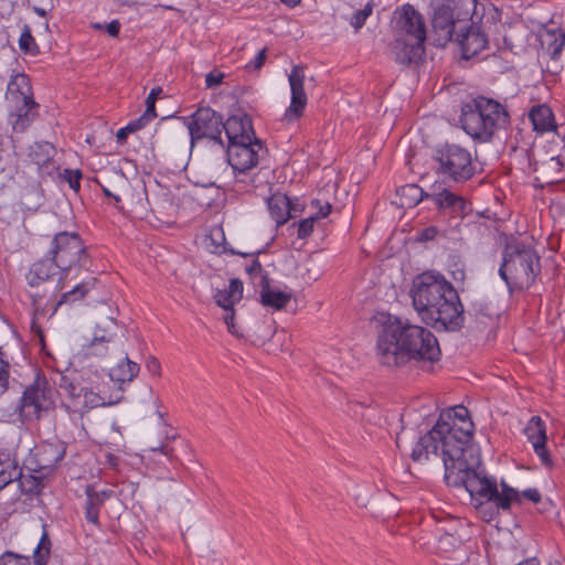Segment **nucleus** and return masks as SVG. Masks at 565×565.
I'll return each mask as SVG.
<instances>
[{
    "label": "nucleus",
    "instance_id": "ea45409f",
    "mask_svg": "<svg viewBox=\"0 0 565 565\" xmlns=\"http://www.w3.org/2000/svg\"><path fill=\"white\" fill-rule=\"evenodd\" d=\"M316 221L317 216L311 215L307 218L300 220L299 222H294L291 227L297 226L298 238L305 239L312 234Z\"/></svg>",
    "mask_w": 565,
    "mask_h": 565
},
{
    "label": "nucleus",
    "instance_id": "f03ea898",
    "mask_svg": "<svg viewBox=\"0 0 565 565\" xmlns=\"http://www.w3.org/2000/svg\"><path fill=\"white\" fill-rule=\"evenodd\" d=\"M441 354L436 335L407 318L388 316L377 333L375 355L388 367L411 362H435Z\"/></svg>",
    "mask_w": 565,
    "mask_h": 565
},
{
    "label": "nucleus",
    "instance_id": "6ab92c4d",
    "mask_svg": "<svg viewBox=\"0 0 565 565\" xmlns=\"http://www.w3.org/2000/svg\"><path fill=\"white\" fill-rule=\"evenodd\" d=\"M223 131L225 132L228 145L235 142H249L255 139L252 120L248 116H231L226 121H223Z\"/></svg>",
    "mask_w": 565,
    "mask_h": 565
},
{
    "label": "nucleus",
    "instance_id": "c03bdc74",
    "mask_svg": "<svg viewBox=\"0 0 565 565\" xmlns=\"http://www.w3.org/2000/svg\"><path fill=\"white\" fill-rule=\"evenodd\" d=\"M266 57H267V49L264 47L254 56V58H252L250 61H248L246 63L245 68L248 72H254V71L260 70L263 67V65L265 64Z\"/></svg>",
    "mask_w": 565,
    "mask_h": 565
},
{
    "label": "nucleus",
    "instance_id": "0eeeda50",
    "mask_svg": "<svg viewBox=\"0 0 565 565\" xmlns=\"http://www.w3.org/2000/svg\"><path fill=\"white\" fill-rule=\"evenodd\" d=\"M431 26L435 43L445 46L452 41L463 23L478 15L477 0H431Z\"/></svg>",
    "mask_w": 565,
    "mask_h": 565
},
{
    "label": "nucleus",
    "instance_id": "4468645a",
    "mask_svg": "<svg viewBox=\"0 0 565 565\" xmlns=\"http://www.w3.org/2000/svg\"><path fill=\"white\" fill-rule=\"evenodd\" d=\"M395 38H404L409 41L426 40V26L422 14L408 3L397 8L392 19Z\"/></svg>",
    "mask_w": 565,
    "mask_h": 565
},
{
    "label": "nucleus",
    "instance_id": "c85d7f7f",
    "mask_svg": "<svg viewBox=\"0 0 565 565\" xmlns=\"http://www.w3.org/2000/svg\"><path fill=\"white\" fill-rule=\"evenodd\" d=\"M18 473L19 476H17L13 481H18L20 491L28 495L29 500H33L40 492L42 486L41 477L34 476L32 473L24 475L19 466Z\"/></svg>",
    "mask_w": 565,
    "mask_h": 565
},
{
    "label": "nucleus",
    "instance_id": "a19ab883",
    "mask_svg": "<svg viewBox=\"0 0 565 565\" xmlns=\"http://www.w3.org/2000/svg\"><path fill=\"white\" fill-rule=\"evenodd\" d=\"M82 393L85 398V404L89 405L90 407L114 403L113 401L106 402V399L102 397L99 394H95L93 391L87 388H82L78 395H81Z\"/></svg>",
    "mask_w": 565,
    "mask_h": 565
},
{
    "label": "nucleus",
    "instance_id": "338daca9",
    "mask_svg": "<svg viewBox=\"0 0 565 565\" xmlns=\"http://www.w3.org/2000/svg\"><path fill=\"white\" fill-rule=\"evenodd\" d=\"M44 26H45V30H47L49 29V22H45Z\"/></svg>",
    "mask_w": 565,
    "mask_h": 565
},
{
    "label": "nucleus",
    "instance_id": "69168bd1",
    "mask_svg": "<svg viewBox=\"0 0 565 565\" xmlns=\"http://www.w3.org/2000/svg\"><path fill=\"white\" fill-rule=\"evenodd\" d=\"M233 254H238V255H242V256H257L259 255L260 253H263V250H257L256 253H250V254H245V253H236L234 250H232Z\"/></svg>",
    "mask_w": 565,
    "mask_h": 565
},
{
    "label": "nucleus",
    "instance_id": "412c9836",
    "mask_svg": "<svg viewBox=\"0 0 565 565\" xmlns=\"http://www.w3.org/2000/svg\"><path fill=\"white\" fill-rule=\"evenodd\" d=\"M113 494L111 490L96 491L93 486L85 489V519L88 523L99 526V512L105 501Z\"/></svg>",
    "mask_w": 565,
    "mask_h": 565
},
{
    "label": "nucleus",
    "instance_id": "aec40b11",
    "mask_svg": "<svg viewBox=\"0 0 565 565\" xmlns=\"http://www.w3.org/2000/svg\"><path fill=\"white\" fill-rule=\"evenodd\" d=\"M6 103L32 100L34 93L30 77L25 73H12L7 84Z\"/></svg>",
    "mask_w": 565,
    "mask_h": 565
},
{
    "label": "nucleus",
    "instance_id": "ddd939ff",
    "mask_svg": "<svg viewBox=\"0 0 565 565\" xmlns=\"http://www.w3.org/2000/svg\"><path fill=\"white\" fill-rule=\"evenodd\" d=\"M262 148V143L258 139L249 140V142H235L227 146V158L228 163L235 172V184L237 190H245L247 188L241 186V184L253 183L254 180L247 175V171L255 168L258 163V150Z\"/></svg>",
    "mask_w": 565,
    "mask_h": 565
},
{
    "label": "nucleus",
    "instance_id": "bb28decb",
    "mask_svg": "<svg viewBox=\"0 0 565 565\" xmlns=\"http://www.w3.org/2000/svg\"><path fill=\"white\" fill-rule=\"evenodd\" d=\"M540 41L553 60H556L565 45V32L561 29H547L541 31Z\"/></svg>",
    "mask_w": 565,
    "mask_h": 565
},
{
    "label": "nucleus",
    "instance_id": "37998d69",
    "mask_svg": "<svg viewBox=\"0 0 565 565\" xmlns=\"http://www.w3.org/2000/svg\"><path fill=\"white\" fill-rule=\"evenodd\" d=\"M245 270L250 279H253L254 281H256L258 279V284L260 286H262V276H267V274L263 269L260 262L257 258H254L252 264L246 266Z\"/></svg>",
    "mask_w": 565,
    "mask_h": 565
},
{
    "label": "nucleus",
    "instance_id": "4d7b16f0",
    "mask_svg": "<svg viewBox=\"0 0 565 565\" xmlns=\"http://www.w3.org/2000/svg\"><path fill=\"white\" fill-rule=\"evenodd\" d=\"M38 315H39V308L35 307V309H34V317H33V319L31 321L30 329H31V331L35 335H38L40 338L41 341H43L44 340L43 331H42L41 327L39 326V323L36 322V316Z\"/></svg>",
    "mask_w": 565,
    "mask_h": 565
},
{
    "label": "nucleus",
    "instance_id": "8fccbe9b",
    "mask_svg": "<svg viewBox=\"0 0 565 565\" xmlns=\"http://www.w3.org/2000/svg\"><path fill=\"white\" fill-rule=\"evenodd\" d=\"M236 302L239 301L243 297V282L237 279H231L228 284V288L225 289Z\"/></svg>",
    "mask_w": 565,
    "mask_h": 565
},
{
    "label": "nucleus",
    "instance_id": "e2e57ef3",
    "mask_svg": "<svg viewBox=\"0 0 565 565\" xmlns=\"http://www.w3.org/2000/svg\"><path fill=\"white\" fill-rule=\"evenodd\" d=\"M103 192L106 196L113 198L116 203H119L121 201L119 195L111 193L107 188H103Z\"/></svg>",
    "mask_w": 565,
    "mask_h": 565
},
{
    "label": "nucleus",
    "instance_id": "603ef678",
    "mask_svg": "<svg viewBox=\"0 0 565 565\" xmlns=\"http://www.w3.org/2000/svg\"><path fill=\"white\" fill-rule=\"evenodd\" d=\"M224 75L217 72H210L205 76V85L207 88H214L218 86L223 81Z\"/></svg>",
    "mask_w": 565,
    "mask_h": 565
},
{
    "label": "nucleus",
    "instance_id": "f3484780",
    "mask_svg": "<svg viewBox=\"0 0 565 565\" xmlns=\"http://www.w3.org/2000/svg\"><path fill=\"white\" fill-rule=\"evenodd\" d=\"M422 41H409L404 38H395L392 43V54L396 63L403 66L418 64L425 54Z\"/></svg>",
    "mask_w": 565,
    "mask_h": 565
},
{
    "label": "nucleus",
    "instance_id": "20e7f679",
    "mask_svg": "<svg viewBox=\"0 0 565 565\" xmlns=\"http://www.w3.org/2000/svg\"><path fill=\"white\" fill-rule=\"evenodd\" d=\"M459 121L462 130L475 141L490 142L500 130L511 125V115L505 103L477 95L461 106Z\"/></svg>",
    "mask_w": 565,
    "mask_h": 565
},
{
    "label": "nucleus",
    "instance_id": "f257e3e1",
    "mask_svg": "<svg viewBox=\"0 0 565 565\" xmlns=\"http://www.w3.org/2000/svg\"><path fill=\"white\" fill-rule=\"evenodd\" d=\"M472 438L473 423L469 411L457 405L440 413L434 427L418 438L411 457L419 463L440 459L447 486L461 488L470 472L482 466L480 449Z\"/></svg>",
    "mask_w": 565,
    "mask_h": 565
},
{
    "label": "nucleus",
    "instance_id": "e433bc0d",
    "mask_svg": "<svg viewBox=\"0 0 565 565\" xmlns=\"http://www.w3.org/2000/svg\"><path fill=\"white\" fill-rule=\"evenodd\" d=\"M147 457L150 460H156L159 456H164L167 460L172 465L173 468H177L179 465V458L174 454V448L169 445V443L162 444L159 447H151L147 450Z\"/></svg>",
    "mask_w": 565,
    "mask_h": 565
},
{
    "label": "nucleus",
    "instance_id": "39448f33",
    "mask_svg": "<svg viewBox=\"0 0 565 565\" xmlns=\"http://www.w3.org/2000/svg\"><path fill=\"white\" fill-rule=\"evenodd\" d=\"M501 490L498 488L497 479L489 476L483 465L461 483L470 495L471 504L476 509H481L486 504L491 503L497 511H510L512 504L521 505L523 499L533 503H539L542 499L536 488H529L522 492L508 484L504 480L500 482Z\"/></svg>",
    "mask_w": 565,
    "mask_h": 565
},
{
    "label": "nucleus",
    "instance_id": "9d476101",
    "mask_svg": "<svg viewBox=\"0 0 565 565\" xmlns=\"http://www.w3.org/2000/svg\"><path fill=\"white\" fill-rule=\"evenodd\" d=\"M49 252L61 270L60 281L67 278L72 271H75L77 275L82 269H87L90 265L87 246L79 234L75 232L56 233L51 241Z\"/></svg>",
    "mask_w": 565,
    "mask_h": 565
},
{
    "label": "nucleus",
    "instance_id": "49530a36",
    "mask_svg": "<svg viewBox=\"0 0 565 565\" xmlns=\"http://www.w3.org/2000/svg\"><path fill=\"white\" fill-rule=\"evenodd\" d=\"M21 561H22V563L20 565H26V564L29 565V557L20 555V554H15L12 552H4L0 556V565H10L12 563H20Z\"/></svg>",
    "mask_w": 565,
    "mask_h": 565
},
{
    "label": "nucleus",
    "instance_id": "680f3d73",
    "mask_svg": "<svg viewBox=\"0 0 565 565\" xmlns=\"http://www.w3.org/2000/svg\"><path fill=\"white\" fill-rule=\"evenodd\" d=\"M32 10L41 18H45L47 15V10L41 7L33 6Z\"/></svg>",
    "mask_w": 565,
    "mask_h": 565
},
{
    "label": "nucleus",
    "instance_id": "c756f323",
    "mask_svg": "<svg viewBox=\"0 0 565 565\" xmlns=\"http://www.w3.org/2000/svg\"><path fill=\"white\" fill-rule=\"evenodd\" d=\"M95 279H89L75 285L71 290L63 292L56 302L54 312L64 303H74L85 298V296L94 288Z\"/></svg>",
    "mask_w": 565,
    "mask_h": 565
},
{
    "label": "nucleus",
    "instance_id": "4c0bfd02",
    "mask_svg": "<svg viewBox=\"0 0 565 565\" xmlns=\"http://www.w3.org/2000/svg\"><path fill=\"white\" fill-rule=\"evenodd\" d=\"M51 550V541L46 532H43L40 542L33 550L34 565H46Z\"/></svg>",
    "mask_w": 565,
    "mask_h": 565
},
{
    "label": "nucleus",
    "instance_id": "72a5a7b5",
    "mask_svg": "<svg viewBox=\"0 0 565 565\" xmlns=\"http://www.w3.org/2000/svg\"><path fill=\"white\" fill-rule=\"evenodd\" d=\"M114 334L107 332L106 329L97 328L90 342L89 350L92 354L104 355L107 352V343L111 342Z\"/></svg>",
    "mask_w": 565,
    "mask_h": 565
},
{
    "label": "nucleus",
    "instance_id": "13d9d810",
    "mask_svg": "<svg viewBox=\"0 0 565 565\" xmlns=\"http://www.w3.org/2000/svg\"><path fill=\"white\" fill-rule=\"evenodd\" d=\"M106 31H107V33L110 36L116 38L119 34V31H120V23H119V21L118 20H113L111 22H109L106 25Z\"/></svg>",
    "mask_w": 565,
    "mask_h": 565
},
{
    "label": "nucleus",
    "instance_id": "7c9ffc66",
    "mask_svg": "<svg viewBox=\"0 0 565 565\" xmlns=\"http://www.w3.org/2000/svg\"><path fill=\"white\" fill-rule=\"evenodd\" d=\"M54 150L50 142H35L30 147L29 157L34 164L42 168L51 163Z\"/></svg>",
    "mask_w": 565,
    "mask_h": 565
},
{
    "label": "nucleus",
    "instance_id": "cd10ccee",
    "mask_svg": "<svg viewBox=\"0 0 565 565\" xmlns=\"http://www.w3.org/2000/svg\"><path fill=\"white\" fill-rule=\"evenodd\" d=\"M290 300V296L278 289H271L268 276H262L260 301L266 307L282 309Z\"/></svg>",
    "mask_w": 565,
    "mask_h": 565
},
{
    "label": "nucleus",
    "instance_id": "1a4fd4ad",
    "mask_svg": "<svg viewBox=\"0 0 565 565\" xmlns=\"http://www.w3.org/2000/svg\"><path fill=\"white\" fill-rule=\"evenodd\" d=\"M430 158L436 174L444 181L465 183L476 173L471 152L458 143H437L431 150Z\"/></svg>",
    "mask_w": 565,
    "mask_h": 565
},
{
    "label": "nucleus",
    "instance_id": "5fc2aeb1",
    "mask_svg": "<svg viewBox=\"0 0 565 565\" xmlns=\"http://www.w3.org/2000/svg\"><path fill=\"white\" fill-rule=\"evenodd\" d=\"M312 205L319 207V211L313 215L317 216V220L327 217L331 213V204L326 203L324 205H320L319 200H313Z\"/></svg>",
    "mask_w": 565,
    "mask_h": 565
},
{
    "label": "nucleus",
    "instance_id": "de8ad7c7",
    "mask_svg": "<svg viewBox=\"0 0 565 565\" xmlns=\"http://www.w3.org/2000/svg\"><path fill=\"white\" fill-rule=\"evenodd\" d=\"M64 178L67 181L71 189L77 191L81 188L82 172L81 170H64Z\"/></svg>",
    "mask_w": 565,
    "mask_h": 565
},
{
    "label": "nucleus",
    "instance_id": "774afa93",
    "mask_svg": "<svg viewBox=\"0 0 565 565\" xmlns=\"http://www.w3.org/2000/svg\"><path fill=\"white\" fill-rule=\"evenodd\" d=\"M516 565H524V562H523V561H521V562H519Z\"/></svg>",
    "mask_w": 565,
    "mask_h": 565
},
{
    "label": "nucleus",
    "instance_id": "473e14b6",
    "mask_svg": "<svg viewBox=\"0 0 565 565\" xmlns=\"http://www.w3.org/2000/svg\"><path fill=\"white\" fill-rule=\"evenodd\" d=\"M397 193L401 196L402 205L407 207L416 206L424 199V195L429 196L417 184H406L398 189Z\"/></svg>",
    "mask_w": 565,
    "mask_h": 565
},
{
    "label": "nucleus",
    "instance_id": "5701e85b",
    "mask_svg": "<svg viewBox=\"0 0 565 565\" xmlns=\"http://www.w3.org/2000/svg\"><path fill=\"white\" fill-rule=\"evenodd\" d=\"M267 207L277 227L284 225L290 217H294V207L289 198L282 193H275L267 199Z\"/></svg>",
    "mask_w": 565,
    "mask_h": 565
},
{
    "label": "nucleus",
    "instance_id": "864d4df0",
    "mask_svg": "<svg viewBox=\"0 0 565 565\" xmlns=\"http://www.w3.org/2000/svg\"><path fill=\"white\" fill-rule=\"evenodd\" d=\"M146 370L151 374V375H160V371H161V365H160V362L153 358V356H149L146 361Z\"/></svg>",
    "mask_w": 565,
    "mask_h": 565
},
{
    "label": "nucleus",
    "instance_id": "052dcab7",
    "mask_svg": "<svg viewBox=\"0 0 565 565\" xmlns=\"http://www.w3.org/2000/svg\"><path fill=\"white\" fill-rule=\"evenodd\" d=\"M131 132H134V131L130 130V127L128 125L122 127V128H120L117 131V135H116L117 141L118 142H124L127 139L128 135L131 134Z\"/></svg>",
    "mask_w": 565,
    "mask_h": 565
},
{
    "label": "nucleus",
    "instance_id": "2eb2a0df",
    "mask_svg": "<svg viewBox=\"0 0 565 565\" xmlns=\"http://www.w3.org/2000/svg\"><path fill=\"white\" fill-rule=\"evenodd\" d=\"M305 70L301 65H294L288 74L290 86V104L284 114V120L294 122L298 120L305 113L308 97L305 92Z\"/></svg>",
    "mask_w": 565,
    "mask_h": 565
},
{
    "label": "nucleus",
    "instance_id": "09e8293b",
    "mask_svg": "<svg viewBox=\"0 0 565 565\" xmlns=\"http://www.w3.org/2000/svg\"><path fill=\"white\" fill-rule=\"evenodd\" d=\"M217 306L222 307L225 311L233 310L236 301L232 299V296L226 291H218L215 296Z\"/></svg>",
    "mask_w": 565,
    "mask_h": 565
},
{
    "label": "nucleus",
    "instance_id": "393cba45",
    "mask_svg": "<svg viewBox=\"0 0 565 565\" xmlns=\"http://www.w3.org/2000/svg\"><path fill=\"white\" fill-rule=\"evenodd\" d=\"M434 204L438 210L446 211L454 215H463L466 211V201L462 196L451 192L448 189L431 195Z\"/></svg>",
    "mask_w": 565,
    "mask_h": 565
},
{
    "label": "nucleus",
    "instance_id": "423d86ee",
    "mask_svg": "<svg viewBox=\"0 0 565 565\" xmlns=\"http://www.w3.org/2000/svg\"><path fill=\"white\" fill-rule=\"evenodd\" d=\"M498 273L510 294L527 290L541 274V258L530 243L513 239L503 248Z\"/></svg>",
    "mask_w": 565,
    "mask_h": 565
},
{
    "label": "nucleus",
    "instance_id": "f704fd0d",
    "mask_svg": "<svg viewBox=\"0 0 565 565\" xmlns=\"http://www.w3.org/2000/svg\"><path fill=\"white\" fill-rule=\"evenodd\" d=\"M19 476L18 463L11 459H0V490L13 482Z\"/></svg>",
    "mask_w": 565,
    "mask_h": 565
},
{
    "label": "nucleus",
    "instance_id": "a18cd8bd",
    "mask_svg": "<svg viewBox=\"0 0 565 565\" xmlns=\"http://www.w3.org/2000/svg\"><path fill=\"white\" fill-rule=\"evenodd\" d=\"M534 452L540 458L541 463L546 468L553 467V460L550 451L546 448V444H539L533 446Z\"/></svg>",
    "mask_w": 565,
    "mask_h": 565
},
{
    "label": "nucleus",
    "instance_id": "79ce46f5",
    "mask_svg": "<svg viewBox=\"0 0 565 565\" xmlns=\"http://www.w3.org/2000/svg\"><path fill=\"white\" fill-rule=\"evenodd\" d=\"M163 93V89L159 86L157 87H153L147 99H146V113L147 115L149 116H152V117H157V111H156V100L159 98V96Z\"/></svg>",
    "mask_w": 565,
    "mask_h": 565
},
{
    "label": "nucleus",
    "instance_id": "bf43d9fd",
    "mask_svg": "<svg viewBox=\"0 0 565 565\" xmlns=\"http://www.w3.org/2000/svg\"><path fill=\"white\" fill-rule=\"evenodd\" d=\"M224 321L227 326V329L231 333H236L235 331V324H234V309L226 311V315L224 317Z\"/></svg>",
    "mask_w": 565,
    "mask_h": 565
},
{
    "label": "nucleus",
    "instance_id": "a211bd4d",
    "mask_svg": "<svg viewBox=\"0 0 565 565\" xmlns=\"http://www.w3.org/2000/svg\"><path fill=\"white\" fill-rule=\"evenodd\" d=\"M57 274L61 275V270L57 268V263L54 257L50 255L47 250L40 259L30 266L25 274V280L29 286L38 287Z\"/></svg>",
    "mask_w": 565,
    "mask_h": 565
},
{
    "label": "nucleus",
    "instance_id": "6e6552de",
    "mask_svg": "<svg viewBox=\"0 0 565 565\" xmlns=\"http://www.w3.org/2000/svg\"><path fill=\"white\" fill-rule=\"evenodd\" d=\"M501 21V11L491 2H479L478 15L463 23L454 40L461 49L465 60H469L487 47L488 33L495 31Z\"/></svg>",
    "mask_w": 565,
    "mask_h": 565
},
{
    "label": "nucleus",
    "instance_id": "2f4dec72",
    "mask_svg": "<svg viewBox=\"0 0 565 565\" xmlns=\"http://www.w3.org/2000/svg\"><path fill=\"white\" fill-rule=\"evenodd\" d=\"M524 433L527 440L534 445L546 444V426L540 416H532L529 420Z\"/></svg>",
    "mask_w": 565,
    "mask_h": 565
},
{
    "label": "nucleus",
    "instance_id": "9b49d317",
    "mask_svg": "<svg viewBox=\"0 0 565 565\" xmlns=\"http://www.w3.org/2000/svg\"><path fill=\"white\" fill-rule=\"evenodd\" d=\"M56 390L45 379L36 377L25 387L20 398V415L26 419H40L55 407Z\"/></svg>",
    "mask_w": 565,
    "mask_h": 565
},
{
    "label": "nucleus",
    "instance_id": "4be33fe9",
    "mask_svg": "<svg viewBox=\"0 0 565 565\" xmlns=\"http://www.w3.org/2000/svg\"><path fill=\"white\" fill-rule=\"evenodd\" d=\"M529 118L533 130L537 134H545L556 129L555 117L550 106L540 104L533 106L529 111Z\"/></svg>",
    "mask_w": 565,
    "mask_h": 565
},
{
    "label": "nucleus",
    "instance_id": "7ed1b4c3",
    "mask_svg": "<svg viewBox=\"0 0 565 565\" xmlns=\"http://www.w3.org/2000/svg\"><path fill=\"white\" fill-rule=\"evenodd\" d=\"M411 297L415 311L426 324L444 331H459L463 327V305L443 274L425 271L416 276Z\"/></svg>",
    "mask_w": 565,
    "mask_h": 565
},
{
    "label": "nucleus",
    "instance_id": "6e6d98bb",
    "mask_svg": "<svg viewBox=\"0 0 565 565\" xmlns=\"http://www.w3.org/2000/svg\"><path fill=\"white\" fill-rule=\"evenodd\" d=\"M437 234L438 230L435 226H428L420 232L418 239L420 242L433 241Z\"/></svg>",
    "mask_w": 565,
    "mask_h": 565
},
{
    "label": "nucleus",
    "instance_id": "0e129e2a",
    "mask_svg": "<svg viewBox=\"0 0 565 565\" xmlns=\"http://www.w3.org/2000/svg\"><path fill=\"white\" fill-rule=\"evenodd\" d=\"M285 6H287L288 8H295L297 7L301 0H280Z\"/></svg>",
    "mask_w": 565,
    "mask_h": 565
},
{
    "label": "nucleus",
    "instance_id": "f8f14e48",
    "mask_svg": "<svg viewBox=\"0 0 565 565\" xmlns=\"http://www.w3.org/2000/svg\"><path fill=\"white\" fill-rule=\"evenodd\" d=\"M182 119L189 129L192 147L195 141L202 139H210L223 145V117L211 107H200L190 118L183 117Z\"/></svg>",
    "mask_w": 565,
    "mask_h": 565
},
{
    "label": "nucleus",
    "instance_id": "c9c22d12",
    "mask_svg": "<svg viewBox=\"0 0 565 565\" xmlns=\"http://www.w3.org/2000/svg\"><path fill=\"white\" fill-rule=\"evenodd\" d=\"M19 47L23 53L30 54L32 56L38 55L40 52L39 45L35 42V39L32 35L31 29L28 24H24L23 30L20 34Z\"/></svg>",
    "mask_w": 565,
    "mask_h": 565
},
{
    "label": "nucleus",
    "instance_id": "b1692460",
    "mask_svg": "<svg viewBox=\"0 0 565 565\" xmlns=\"http://www.w3.org/2000/svg\"><path fill=\"white\" fill-rule=\"evenodd\" d=\"M65 450L64 444L58 440L43 443L36 454L39 468L51 469L55 467L64 458Z\"/></svg>",
    "mask_w": 565,
    "mask_h": 565
},
{
    "label": "nucleus",
    "instance_id": "dca6fc26",
    "mask_svg": "<svg viewBox=\"0 0 565 565\" xmlns=\"http://www.w3.org/2000/svg\"><path fill=\"white\" fill-rule=\"evenodd\" d=\"M8 121L14 132L26 131L40 115V104L35 100L9 103Z\"/></svg>",
    "mask_w": 565,
    "mask_h": 565
},
{
    "label": "nucleus",
    "instance_id": "a878e982",
    "mask_svg": "<svg viewBox=\"0 0 565 565\" xmlns=\"http://www.w3.org/2000/svg\"><path fill=\"white\" fill-rule=\"evenodd\" d=\"M139 371L140 366L138 363L125 358L124 361L119 362L110 370L109 379L115 385H118V390L120 392H124L125 385L132 382Z\"/></svg>",
    "mask_w": 565,
    "mask_h": 565
},
{
    "label": "nucleus",
    "instance_id": "58836bf2",
    "mask_svg": "<svg viewBox=\"0 0 565 565\" xmlns=\"http://www.w3.org/2000/svg\"><path fill=\"white\" fill-rule=\"evenodd\" d=\"M373 7L374 4L372 1L366 2L363 9L356 10L353 13V15L350 19V24L355 30H360L365 24L366 19L372 14Z\"/></svg>",
    "mask_w": 565,
    "mask_h": 565
},
{
    "label": "nucleus",
    "instance_id": "3c124183",
    "mask_svg": "<svg viewBox=\"0 0 565 565\" xmlns=\"http://www.w3.org/2000/svg\"><path fill=\"white\" fill-rule=\"evenodd\" d=\"M156 117L147 115L145 111L139 118L130 121L128 126L130 127V130L138 131L141 128H143L146 125H148L151 120H153Z\"/></svg>",
    "mask_w": 565,
    "mask_h": 565
}]
</instances>
